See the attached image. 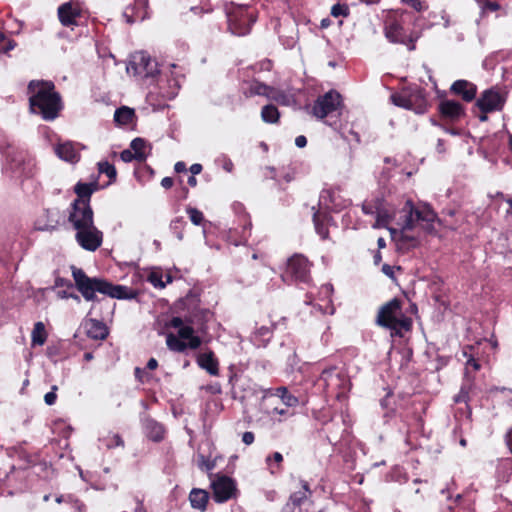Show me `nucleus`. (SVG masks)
<instances>
[{"label": "nucleus", "mask_w": 512, "mask_h": 512, "mask_svg": "<svg viewBox=\"0 0 512 512\" xmlns=\"http://www.w3.org/2000/svg\"><path fill=\"white\" fill-rule=\"evenodd\" d=\"M97 189L96 181L78 182L74 188L77 199L71 204L68 215V222L75 230L76 242L82 249L91 252L103 243V233L94 224V213L90 206V197Z\"/></svg>", "instance_id": "1"}, {"label": "nucleus", "mask_w": 512, "mask_h": 512, "mask_svg": "<svg viewBox=\"0 0 512 512\" xmlns=\"http://www.w3.org/2000/svg\"><path fill=\"white\" fill-rule=\"evenodd\" d=\"M401 236L400 245H406L408 248L415 247L419 243V235H410L409 232L419 229L427 234L434 232V222L436 214L429 207H415L411 200H407L401 210Z\"/></svg>", "instance_id": "2"}, {"label": "nucleus", "mask_w": 512, "mask_h": 512, "mask_svg": "<svg viewBox=\"0 0 512 512\" xmlns=\"http://www.w3.org/2000/svg\"><path fill=\"white\" fill-rule=\"evenodd\" d=\"M72 276L77 290L86 301H95L97 292L117 299H132L135 297L132 289L123 285H114L105 279L88 277L82 269L73 267Z\"/></svg>", "instance_id": "3"}, {"label": "nucleus", "mask_w": 512, "mask_h": 512, "mask_svg": "<svg viewBox=\"0 0 512 512\" xmlns=\"http://www.w3.org/2000/svg\"><path fill=\"white\" fill-rule=\"evenodd\" d=\"M30 108L45 120H53L62 108L61 97L51 81L33 80L28 85Z\"/></svg>", "instance_id": "4"}, {"label": "nucleus", "mask_w": 512, "mask_h": 512, "mask_svg": "<svg viewBox=\"0 0 512 512\" xmlns=\"http://www.w3.org/2000/svg\"><path fill=\"white\" fill-rule=\"evenodd\" d=\"M404 12L391 11L386 15L384 22L385 37L392 43L403 44L410 51L415 50V42L419 39L420 34L412 31L409 34L404 29Z\"/></svg>", "instance_id": "5"}, {"label": "nucleus", "mask_w": 512, "mask_h": 512, "mask_svg": "<svg viewBox=\"0 0 512 512\" xmlns=\"http://www.w3.org/2000/svg\"><path fill=\"white\" fill-rule=\"evenodd\" d=\"M341 108V95L331 90L317 98L313 105L312 113L316 118L321 120L328 118L325 120V123L329 126H336Z\"/></svg>", "instance_id": "6"}, {"label": "nucleus", "mask_w": 512, "mask_h": 512, "mask_svg": "<svg viewBox=\"0 0 512 512\" xmlns=\"http://www.w3.org/2000/svg\"><path fill=\"white\" fill-rule=\"evenodd\" d=\"M197 315H191L185 317L184 319L181 317H173L169 326L175 329H178V337L180 340H187L186 345L189 349H197L200 347L202 341L199 336L194 335V325L197 326V330L203 332L205 327L203 324H198L196 320Z\"/></svg>", "instance_id": "7"}, {"label": "nucleus", "mask_w": 512, "mask_h": 512, "mask_svg": "<svg viewBox=\"0 0 512 512\" xmlns=\"http://www.w3.org/2000/svg\"><path fill=\"white\" fill-rule=\"evenodd\" d=\"M377 324L393 330L398 328L408 329L410 323L403 317L399 299L394 298L380 308L377 315Z\"/></svg>", "instance_id": "8"}, {"label": "nucleus", "mask_w": 512, "mask_h": 512, "mask_svg": "<svg viewBox=\"0 0 512 512\" xmlns=\"http://www.w3.org/2000/svg\"><path fill=\"white\" fill-rule=\"evenodd\" d=\"M228 27L232 34L243 36L250 32L255 17L248 7L233 6L227 9Z\"/></svg>", "instance_id": "9"}, {"label": "nucleus", "mask_w": 512, "mask_h": 512, "mask_svg": "<svg viewBox=\"0 0 512 512\" xmlns=\"http://www.w3.org/2000/svg\"><path fill=\"white\" fill-rule=\"evenodd\" d=\"M393 103L399 107L413 110L417 114H423L427 110V99L419 87L403 90L399 94L391 96Z\"/></svg>", "instance_id": "10"}, {"label": "nucleus", "mask_w": 512, "mask_h": 512, "mask_svg": "<svg viewBox=\"0 0 512 512\" xmlns=\"http://www.w3.org/2000/svg\"><path fill=\"white\" fill-rule=\"evenodd\" d=\"M126 69L129 74L148 78L158 73V64L147 53L140 51L131 56Z\"/></svg>", "instance_id": "11"}, {"label": "nucleus", "mask_w": 512, "mask_h": 512, "mask_svg": "<svg viewBox=\"0 0 512 512\" xmlns=\"http://www.w3.org/2000/svg\"><path fill=\"white\" fill-rule=\"evenodd\" d=\"M310 267L311 264L306 257L296 254L289 258L282 279L285 282H307L310 276Z\"/></svg>", "instance_id": "12"}, {"label": "nucleus", "mask_w": 512, "mask_h": 512, "mask_svg": "<svg viewBox=\"0 0 512 512\" xmlns=\"http://www.w3.org/2000/svg\"><path fill=\"white\" fill-rule=\"evenodd\" d=\"M318 381L325 389L339 391L338 395L348 391L351 386L347 376L337 371L335 367L323 370Z\"/></svg>", "instance_id": "13"}, {"label": "nucleus", "mask_w": 512, "mask_h": 512, "mask_svg": "<svg viewBox=\"0 0 512 512\" xmlns=\"http://www.w3.org/2000/svg\"><path fill=\"white\" fill-rule=\"evenodd\" d=\"M213 498L217 503H223L236 496L235 482L227 477H218L212 482Z\"/></svg>", "instance_id": "14"}, {"label": "nucleus", "mask_w": 512, "mask_h": 512, "mask_svg": "<svg viewBox=\"0 0 512 512\" xmlns=\"http://www.w3.org/2000/svg\"><path fill=\"white\" fill-rule=\"evenodd\" d=\"M505 98L495 89H488L478 98L476 105L484 113L502 110Z\"/></svg>", "instance_id": "15"}, {"label": "nucleus", "mask_w": 512, "mask_h": 512, "mask_svg": "<svg viewBox=\"0 0 512 512\" xmlns=\"http://www.w3.org/2000/svg\"><path fill=\"white\" fill-rule=\"evenodd\" d=\"M84 148L80 143L65 141L56 144L54 152L60 159L74 164L80 160V151Z\"/></svg>", "instance_id": "16"}, {"label": "nucleus", "mask_w": 512, "mask_h": 512, "mask_svg": "<svg viewBox=\"0 0 512 512\" xmlns=\"http://www.w3.org/2000/svg\"><path fill=\"white\" fill-rule=\"evenodd\" d=\"M86 335L94 340H104L108 335L107 326L99 320L88 318L83 321Z\"/></svg>", "instance_id": "17"}, {"label": "nucleus", "mask_w": 512, "mask_h": 512, "mask_svg": "<svg viewBox=\"0 0 512 512\" xmlns=\"http://www.w3.org/2000/svg\"><path fill=\"white\" fill-rule=\"evenodd\" d=\"M80 16L79 8L71 3H64L58 8V17L63 26H73L77 24L76 19Z\"/></svg>", "instance_id": "18"}, {"label": "nucleus", "mask_w": 512, "mask_h": 512, "mask_svg": "<svg viewBox=\"0 0 512 512\" xmlns=\"http://www.w3.org/2000/svg\"><path fill=\"white\" fill-rule=\"evenodd\" d=\"M451 92L462 97L464 101H472L477 92V88L467 80H457L451 86Z\"/></svg>", "instance_id": "19"}, {"label": "nucleus", "mask_w": 512, "mask_h": 512, "mask_svg": "<svg viewBox=\"0 0 512 512\" xmlns=\"http://www.w3.org/2000/svg\"><path fill=\"white\" fill-rule=\"evenodd\" d=\"M441 114L450 120H457L464 115L463 106L453 100H444L439 105Z\"/></svg>", "instance_id": "20"}, {"label": "nucleus", "mask_w": 512, "mask_h": 512, "mask_svg": "<svg viewBox=\"0 0 512 512\" xmlns=\"http://www.w3.org/2000/svg\"><path fill=\"white\" fill-rule=\"evenodd\" d=\"M197 363L210 375L217 376L219 374V364L212 351L200 354L197 358Z\"/></svg>", "instance_id": "21"}, {"label": "nucleus", "mask_w": 512, "mask_h": 512, "mask_svg": "<svg viewBox=\"0 0 512 512\" xmlns=\"http://www.w3.org/2000/svg\"><path fill=\"white\" fill-rule=\"evenodd\" d=\"M209 495L203 489L194 488L189 494V501L194 509L205 511L207 508Z\"/></svg>", "instance_id": "22"}, {"label": "nucleus", "mask_w": 512, "mask_h": 512, "mask_svg": "<svg viewBox=\"0 0 512 512\" xmlns=\"http://www.w3.org/2000/svg\"><path fill=\"white\" fill-rule=\"evenodd\" d=\"M135 118L134 109L127 106L116 109L114 113V120L119 125H129L134 122Z\"/></svg>", "instance_id": "23"}, {"label": "nucleus", "mask_w": 512, "mask_h": 512, "mask_svg": "<svg viewBox=\"0 0 512 512\" xmlns=\"http://www.w3.org/2000/svg\"><path fill=\"white\" fill-rule=\"evenodd\" d=\"M375 217H376V221L372 225V227L377 229V228L387 227L388 224L391 222L393 216H392L391 211L388 208H386V206L384 205V203L382 201L380 204V207L378 208V210L375 214Z\"/></svg>", "instance_id": "24"}, {"label": "nucleus", "mask_w": 512, "mask_h": 512, "mask_svg": "<svg viewBox=\"0 0 512 512\" xmlns=\"http://www.w3.org/2000/svg\"><path fill=\"white\" fill-rule=\"evenodd\" d=\"M144 427H145V430L147 432V435L149 436V438H151L153 441H160L163 439V436H164V428L163 426L152 420V419H147L145 422H144Z\"/></svg>", "instance_id": "25"}, {"label": "nucleus", "mask_w": 512, "mask_h": 512, "mask_svg": "<svg viewBox=\"0 0 512 512\" xmlns=\"http://www.w3.org/2000/svg\"><path fill=\"white\" fill-rule=\"evenodd\" d=\"M47 339V332L45 330V326L42 322H36L34 324L32 333H31V341L33 346H42Z\"/></svg>", "instance_id": "26"}, {"label": "nucleus", "mask_w": 512, "mask_h": 512, "mask_svg": "<svg viewBox=\"0 0 512 512\" xmlns=\"http://www.w3.org/2000/svg\"><path fill=\"white\" fill-rule=\"evenodd\" d=\"M146 147V141L142 138H135L131 142L130 149L134 153V156H136L137 161L142 162L147 158Z\"/></svg>", "instance_id": "27"}, {"label": "nucleus", "mask_w": 512, "mask_h": 512, "mask_svg": "<svg viewBox=\"0 0 512 512\" xmlns=\"http://www.w3.org/2000/svg\"><path fill=\"white\" fill-rule=\"evenodd\" d=\"M311 495V490L307 482H302V490L294 492L289 498V502L293 506H300Z\"/></svg>", "instance_id": "28"}, {"label": "nucleus", "mask_w": 512, "mask_h": 512, "mask_svg": "<svg viewBox=\"0 0 512 512\" xmlns=\"http://www.w3.org/2000/svg\"><path fill=\"white\" fill-rule=\"evenodd\" d=\"M325 219H326V215H323L320 212H315L313 215V222H314L315 230H316L317 234L324 240L328 238V234H329L328 228L326 227V225L324 223Z\"/></svg>", "instance_id": "29"}, {"label": "nucleus", "mask_w": 512, "mask_h": 512, "mask_svg": "<svg viewBox=\"0 0 512 512\" xmlns=\"http://www.w3.org/2000/svg\"><path fill=\"white\" fill-rule=\"evenodd\" d=\"M280 113L276 106L265 105L261 111V118L266 123H276L279 120Z\"/></svg>", "instance_id": "30"}, {"label": "nucleus", "mask_w": 512, "mask_h": 512, "mask_svg": "<svg viewBox=\"0 0 512 512\" xmlns=\"http://www.w3.org/2000/svg\"><path fill=\"white\" fill-rule=\"evenodd\" d=\"M166 344L167 347L174 352H184L187 349V345L185 341L180 340V338L173 333H168L166 336Z\"/></svg>", "instance_id": "31"}, {"label": "nucleus", "mask_w": 512, "mask_h": 512, "mask_svg": "<svg viewBox=\"0 0 512 512\" xmlns=\"http://www.w3.org/2000/svg\"><path fill=\"white\" fill-rule=\"evenodd\" d=\"M333 293V286L331 284H324L319 290V299L325 302V311L328 310L329 304H331V296Z\"/></svg>", "instance_id": "32"}, {"label": "nucleus", "mask_w": 512, "mask_h": 512, "mask_svg": "<svg viewBox=\"0 0 512 512\" xmlns=\"http://www.w3.org/2000/svg\"><path fill=\"white\" fill-rule=\"evenodd\" d=\"M102 442L108 449L124 446V441L119 434H109L102 439Z\"/></svg>", "instance_id": "33"}, {"label": "nucleus", "mask_w": 512, "mask_h": 512, "mask_svg": "<svg viewBox=\"0 0 512 512\" xmlns=\"http://www.w3.org/2000/svg\"><path fill=\"white\" fill-rule=\"evenodd\" d=\"M283 461V456L279 452H274L272 456H268L266 458V463L270 467V472L272 474L276 473L279 470L280 463Z\"/></svg>", "instance_id": "34"}, {"label": "nucleus", "mask_w": 512, "mask_h": 512, "mask_svg": "<svg viewBox=\"0 0 512 512\" xmlns=\"http://www.w3.org/2000/svg\"><path fill=\"white\" fill-rule=\"evenodd\" d=\"M382 200L380 198H375L370 201H365L362 204V211L366 215H374L376 214L378 208L380 207Z\"/></svg>", "instance_id": "35"}, {"label": "nucleus", "mask_w": 512, "mask_h": 512, "mask_svg": "<svg viewBox=\"0 0 512 512\" xmlns=\"http://www.w3.org/2000/svg\"><path fill=\"white\" fill-rule=\"evenodd\" d=\"M251 92L256 95H263L269 98L273 93V88L259 82H254L250 88Z\"/></svg>", "instance_id": "36"}, {"label": "nucleus", "mask_w": 512, "mask_h": 512, "mask_svg": "<svg viewBox=\"0 0 512 512\" xmlns=\"http://www.w3.org/2000/svg\"><path fill=\"white\" fill-rule=\"evenodd\" d=\"M98 170L99 173L106 174L110 180H114L116 178V169L108 161L99 162Z\"/></svg>", "instance_id": "37"}, {"label": "nucleus", "mask_w": 512, "mask_h": 512, "mask_svg": "<svg viewBox=\"0 0 512 512\" xmlns=\"http://www.w3.org/2000/svg\"><path fill=\"white\" fill-rule=\"evenodd\" d=\"M481 365L480 363L478 362L477 359L474 358H470L469 360H467L465 362V378H466V381L467 382H470V374L471 372H476L480 369Z\"/></svg>", "instance_id": "38"}, {"label": "nucleus", "mask_w": 512, "mask_h": 512, "mask_svg": "<svg viewBox=\"0 0 512 512\" xmlns=\"http://www.w3.org/2000/svg\"><path fill=\"white\" fill-rule=\"evenodd\" d=\"M16 47V42L6 37V35L0 31V52L7 53Z\"/></svg>", "instance_id": "39"}, {"label": "nucleus", "mask_w": 512, "mask_h": 512, "mask_svg": "<svg viewBox=\"0 0 512 512\" xmlns=\"http://www.w3.org/2000/svg\"><path fill=\"white\" fill-rule=\"evenodd\" d=\"M186 211L193 224L200 225L203 222L204 215L200 210L193 207H188Z\"/></svg>", "instance_id": "40"}, {"label": "nucleus", "mask_w": 512, "mask_h": 512, "mask_svg": "<svg viewBox=\"0 0 512 512\" xmlns=\"http://www.w3.org/2000/svg\"><path fill=\"white\" fill-rule=\"evenodd\" d=\"M470 388H471V384L470 383H465L461 387V390H460L459 394L455 396V399H454L455 402L456 403L463 402V403L467 404V402L469 400Z\"/></svg>", "instance_id": "41"}, {"label": "nucleus", "mask_w": 512, "mask_h": 512, "mask_svg": "<svg viewBox=\"0 0 512 512\" xmlns=\"http://www.w3.org/2000/svg\"><path fill=\"white\" fill-rule=\"evenodd\" d=\"M474 350H475V348L470 345L463 347L460 357H459V360H462L465 363L470 358H474L475 357Z\"/></svg>", "instance_id": "42"}, {"label": "nucleus", "mask_w": 512, "mask_h": 512, "mask_svg": "<svg viewBox=\"0 0 512 512\" xmlns=\"http://www.w3.org/2000/svg\"><path fill=\"white\" fill-rule=\"evenodd\" d=\"M57 389H58L57 386L53 385L52 388H51V391L45 394L44 401H45V403L47 405L51 406V405H53L56 402V399H57L56 391H57Z\"/></svg>", "instance_id": "43"}, {"label": "nucleus", "mask_w": 512, "mask_h": 512, "mask_svg": "<svg viewBox=\"0 0 512 512\" xmlns=\"http://www.w3.org/2000/svg\"><path fill=\"white\" fill-rule=\"evenodd\" d=\"M348 8L345 5L336 4L331 9V14L335 17L346 16Z\"/></svg>", "instance_id": "44"}, {"label": "nucleus", "mask_w": 512, "mask_h": 512, "mask_svg": "<svg viewBox=\"0 0 512 512\" xmlns=\"http://www.w3.org/2000/svg\"><path fill=\"white\" fill-rule=\"evenodd\" d=\"M269 98L281 104L287 103V96L284 93L276 91L274 89L273 93H271V96H269Z\"/></svg>", "instance_id": "45"}, {"label": "nucleus", "mask_w": 512, "mask_h": 512, "mask_svg": "<svg viewBox=\"0 0 512 512\" xmlns=\"http://www.w3.org/2000/svg\"><path fill=\"white\" fill-rule=\"evenodd\" d=\"M282 401L288 407H294L298 404V399L294 395L289 393L283 396Z\"/></svg>", "instance_id": "46"}, {"label": "nucleus", "mask_w": 512, "mask_h": 512, "mask_svg": "<svg viewBox=\"0 0 512 512\" xmlns=\"http://www.w3.org/2000/svg\"><path fill=\"white\" fill-rule=\"evenodd\" d=\"M482 9L485 11H497L500 9V5L497 2L485 1L482 4Z\"/></svg>", "instance_id": "47"}, {"label": "nucleus", "mask_w": 512, "mask_h": 512, "mask_svg": "<svg viewBox=\"0 0 512 512\" xmlns=\"http://www.w3.org/2000/svg\"><path fill=\"white\" fill-rule=\"evenodd\" d=\"M120 157L124 162H131L132 160H136V156H134V153L131 149L122 151Z\"/></svg>", "instance_id": "48"}, {"label": "nucleus", "mask_w": 512, "mask_h": 512, "mask_svg": "<svg viewBox=\"0 0 512 512\" xmlns=\"http://www.w3.org/2000/svg\"><path fill=\"white\" fill-rule=\"evenodd\" d=\"M214 463L205 459L204 456H201V463L199 464V467L202 470L211 471L214 468Z\"/></svg>", "instance_id": "49"}, {"label": "nucleus", "mask_w": 512, "mask_h": 512, "mask_svg": "<svg viewBox=\"0 0 512 512\" xmlns=\"http://www.w3.org/2000/svg\"><path fill=\"white\" fill-rule=\"evenodd\" d=\"M406 3L411 5L415 10L419 12L426 9V5L420 0H408Z\"/></svg>", "instance_id": "50"}, {"label": "nucleus", "mask_w": 512, "mask_h": 512, "mask_svg": "<svg viewBox=\"0 0 512 512\" xmlns=\"http://www.w3.org/2000/svg\"><path fill=\"white\" fill-rule=\"evenodd\" d=\"M255 335L263 338H269L271 336V330L268 327L262 326L259 329H257Z\"/></svg>", "instance_id": "51"}, {"label": "nucleus", "mask_w": 512, "mask_h": 512, "mask_svg": "<svg viewBox=\"0 0 512 512\" xmlns=\"http://www.w3.org/2000/svg\"><path fill=\"white\" fill-rule=\"evenodd\" d=\"M171 90L164 94V96L168 98H172L177 94L178 88H179V82L178 80H173V87H170Z\"/></svg>", "instance_id": "52"}, {"label": "nucleus", "mask_w": 512, "mask_h": 512, "mask_svg": "<svg viewBox=\"0 0 512 512\" xmlns=\"http://www.w3.org/2000/svg\"><path fill=\"white\" fill-rule=\"evenodd\" d=\"M254 439L255 437L252 432L247 431L242 435V441L246 445H251L254 442Z\"/></svg>", "instance_id": "53"}, {"label": "nucleus", "mask_w": 512, "mask_h": 512, "mask_svg": "<svg viewBox=\"0 0 512 512\" xmlns=\"http://www.w3.org/2000/svg\"><path fill=\"white\" fill-rule=\"evenodd\" d=\"M382 271L385 275L389 276L390 278L394 277V267H392L388 264H384L382 266Z\"/></svg>", "instance_id": "54"}, {"label": "nucleus", "mask_w": 512, "mask_h": 512, "mask_svg": "<svg viewBox=\"0 0 512 512\" xmlns=\"http://www.w3.org/2000/svg\"><path fill=\"white\" fill-rule=\"evenodd\" d=\"M173 179L171 177H164L162 180H161V186L165 189H169L173 186Z\"/></svg>", "instance_id": "55"}, {"label": "nucleus", "mask_w": 512, "mask_h": 512, "mask_svg": "<svg viewBox=\"0 0 512 512\" xmlns=\"http://www.w3.org/2000/svg\"><path fill=\"white\" fill-rule=\"evenodd\" d=\"M295 144L297 147L299 148H303L306 146L307 144V139L305 136L303 135H300V136H297L296 139H295Z\"/></svg>", "instance_id": "56"}, {"label": "nucleus", "mask_w": 512, "mask_h": 512, "mask_svg": "<svg viewBox=\"0 0 512 512\" xmlns=\"http://www.w3.org/2000/svg\"><path fill=\"white\" fill-rule=\"evenodd\" d=\"M201 171H202V165L199 163H195V164L191 165V167H190V172L192 173L193 176L200 174Z\"/></svg>", "instance_id": "57"}, {"label": "nucleus", "mask_w": 512, "mask_h": 512, "mask_svg": "<svg viewBox=\"0 0 512 512\" xmlns=\"http://www.w3.org/2000/svg\"><path fill=\"white\" fill-rule=\"evenodd\" d=\"M184 224V220L182 217H179V218H176L175 220L172 221L171 223V227L173 229H178V228H181Z\"/></svg>", "instance_id": "58"}, {"label": "nucleus", "mask_w": 512, "mask_h": 512, "mask_svg": "<svg viewBox=\"0 0 512 512\" xmlns=\"http://www.w3.org/2000/svg\"><path fill=\"white\" fill-rule=\"evenodd\" d=\"M145 371L142 370L141 368L137 367L135 368V377L141 381V382H144V376H145Z\"/></svg>", "instance_id": "59"}, {"label": "nucleus", "mask_w": 512, "mask_h": 512, "mask_svg": "<svg viewBox=\"0 0 512 512\" xmlns=\"http://www.w3.org/2000/svg\"><path fill=\"white\" fill-rule=\"evenodd\" d=\"M174 169L177 173L185 172L186 171V164L182 161H179L175 164Z\"/></svg>", "instance_id": "60"}, {"label": "nucleus", "mask_w": 512, "mask_h": 512, "mask_svg": "<svg viewBox=\"0 0 512 512\" xmlns=\"http://www.w3.org/2000/svg\"><path fill=\"white\" fill-rule=\"evenodd\" d=\"M287 393H288V391H287L286 387H279L276 389L275 395L278 396L279 398H281V400H282L283 396H285Z\"/></svg>", "instance_id": "61"}, {"label": "nucleus", "mask_w": 512, "mask_h": 512, "mask_svg": "<svg viewBox=\"0 0 512 512\" xmlns=\"http://www.w3.org/2000/svg\"><path fill=\"white\" fill-rule=\"evenodd\" d=\"M157 366H158V362L155 358H150L149 361L147 362V368L150 370L156 369Z\"/></svg>", "instance_id": "62"}, {"label": "nucleus", "mask_w": 512, "mask_h": 512, "mask_svg": "<svg viewBox=\"0 0 512 512\" xmlns=\"http://www.w3.org/2000/svg\"><path fill=\"white\" fill-rule=\"evenodd\" d=\"M223 168L227 171V172H231L233 170V163L230 159H227L223 165Z\"/></svg>", "instance_id": "63"}, {"label": "nucleus", "mask_w": 512, "mask_h": 512, "mask_svg": "<svg viewBox=\"0 0 512 512\" xmlns=\"http://www.w3.org/2000/svg\"><path fill=\"white\" fill-rule=\"evenodd\" d=\"M506 443L512 452V429L506 435Z\"/></svg>", "instance_id": "64"}]
</instances>
